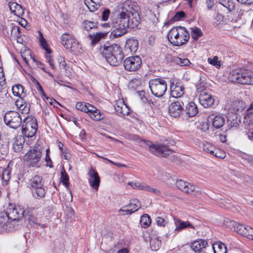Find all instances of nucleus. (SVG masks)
Returning a JSON list of instances; mask_svg holds the SVG:
<instances>
[{"instance_id":"a878e982","label":"nucleus","mask_w":253,"mask_h":253,"mask_svg":"<svg viewBox=\"0 0 253 253\" xmlns=\"http://www.w3.org/2000/svg\"><path fill=\"white\" fill-rule=\"evenodd\" d=\"M25 138L22 135H17L14 139L13 142V149L15 152H20L23 148L25 143Z\"/></svg>"},{"instance_id":"7c9ffc66","label":"nucleus","mask_w":253,"mask_h":253,"mask_svg":"<svg viewBox=\"0 0 253 253\" xmlns=\"http://www.w3.org/2000/svg\"><path fill=\"white\" fill-rule=\"evenodd\" d=\"M243 123L247 128L253 127V113L246 112L244 115Z\"/></svg>"},{"instance_id":"f257e3e1","label":"nucleus","mask_w":253,"mask_h":253,"mask_svg":"<svg viewBox=\"0 0 253 253\" xmlns=\"http://www.w3.org/2000/svg\"><path fill=\"white\" fill-rule=\"evenodd\" d=\"M139 8L137 3L126 0L122 6V11L119 16L111 23L114 35L121 36L127 32L128 28L137 27L140 23Z\"/></svg>"},{"instance_id":"13d9d810","label":"nucleus","mask_w":253,"mask_h":253,"mask_svg":"<svg viewBox=\"0 0 253 253\" xmlns=\"http://www.w3.org/2000/svg\"><path fill=\"white\" fill-rule=\"evenodd\" d=\"M35 83L37 85L36 88L37 89V90L40 91V92L41 93V94L43 96H45L46 94L44 93V92L42 89V85L40 84L39 83V82L38 81L35 80Z\"/></svg>"},{"instance_id":"4c0bfd02","label":"nucleus","mask_w":253,"mask_h":253,"mask_svg":"<svg viewBox=\"0 0 253 253\" xmlns=\"http://www.w3.org/2000/svg\"><path fill=\"white\" fill-rule=\"evenodd\" d=\"M106 34L96 33L95 34L89 35V37L91 41V43L93 45L98 42L102 38L106 36Z\"/></svg>"},{"instance_id":"6e6d98bb","label":"nucleus","mask_w":253,"mask_h":253,"mask_svg":"<svg viewBox=\"0 0 253 253\" xmlns=\"http://www.w3.org/2000/svg\"><path fill=\"white\" fill-rule=\"evenodd\" d=\"M219 152H217V151H215L214 153L212 154L213 155L215 156L217 158H219L220 159H223L225 157V153L221 152L220 150L218 149Z\"/></svg>"},{"instance_id":"3c124183","label":"nucleus","mask_w":253,"mask_h":253,"mask_svg":"<svg viewBox=\"0 0 253 253\" xmlns=\"http://www.w3.org/2000/svg\"><path fill=\"white\" fill-rule=\"evenodd\" d=\"M144 191L153 193L155 194L159 195L161 193L160 191L156 188H154L153 187H151L149 185H147L146 186H145V189Z\"/></svg>"},{"instance_id":"58836bf2","label":"nucleus","mask_w":253,"mask_h":253,"mask_svg":"<svg viewBox=\"0 0 253 253\" xmlns=\"http://www.w3.org/2000/svg\"><path fill=\"white\" fill-rule=\"evenodd\" d=\"M203 148L205 152L209 153L211 155L214 153L215 151H217V152H219L218 149H216L211 144L207 142L203 144Z\"/></svg>"},{"instance_id":"de8ad7c7","label":"nucleus","mask_w":253,"mask_h":253,"mask_svg":"<svg viewBox=\"0 0 253 253\" xmlns=\"http://www.w3.org/2000/svg\"><path fill=\"white\" fill-rule=\"evenodd\" d=\"M195 190V185L192 183H188L182 191L187 194H191L194 192Z\"/></svg>"},{"instance_id":"c03bdc74","label":"nucleus","mask_w":253,"mask_h":253,"mask_svg":"<svg viewBox=\"0 0 253 253\" xmlns=\"http://www.w3.org/2000/svg\"><path fill=\"white\" fill-rule=\"evenodd\" d=\"M20 28L18 26L13 25L11 28V36L20 39Z\"/></svg>"},{"instance_id":"dca6fc26","label":"nucleus","mask_w":253,"mask_h":253,"mask_svg":"<svg viewBox=\"0 0 253 253\" xmlns=\"http://www.w3.org/2000/svg\"><path fill=\"white\" fill-rule=\"evenodd\" d=\"M184 101L180 99L173 101L169 106V113L171 117L177 118L180 116L183 111Z\"/></svg>"},{"instance_id":"a211bd4d","label":"nucleus","mask_w":253,"mask_h":253,"mask_svg":"<svg viewBox=\"0 0 253 253\" xmlns=\"http://www.w3.org/2000/svg\"><path fill=\"white\" fill-rule=\"evenodd\" d=\"M174 224L175 229L173 232V236L182 230L187 227L195 229L194 226L188 221H184L178 218H174Z\"/></svg>"},{"instance_id":"8fccbe9b","label":"nucleus","mask_w":253,"mask_h":253,"mask_svg":"<svg viewBox=\"0 0 253 253\" xmlns=\"http://www.w3.org/2000/svg\"><path fill=\"white\" fill-rule=\"evenodd\" d=\"M245 237H247L248 239L250 240H252L253 241V228H252L249 226H248L247 229V233L245 235Z\"/></svg>"},{"instance_id":"4d7b16f0","label":"nucleus","mask_w":253,"mask_h":253,"mask_svg":"<svg viewBox=\"0 0 253 253\" xmlns=\"http://www.w3.org/2000/svg\"><path fill=\"white\" fill-rule=\"evenodd\" d=\"M109 14H110V10L108 9H105L102 13V20L106 21L108 19Z\"/></svg>"},{"instance_id":"0e129e2a","label":"nucleus","mask_w":253,"mask_h":253,"mask_svg":"<svg viewBox=\"0 0 253 253\" xmlns=\"http://www.w3.org/2000/svg\"><path fill=\"white\" fill-rule=\"evenodd\" d=\"M21 110L22 111L23 113L27 114L29 112L30 106L28 104H26L25 102H24V105L23 106Z\"/></svg>"},{"instance_id":"680f3d73","label":"nucleus","mask_w":253,"mask_h":253,"mask_svg":"<svg viewBox=\"0 0 253 253\" xmlns=\"http://www.w3.org/2000/svg\"><path fill=\"white\" fill-rule=\"evenodd\" d=\"M237 1L245 5H251L253 4V0H237Z\"/></svg>"},{"instance_id":"c9c22d12","label":"nucleus","mask_w":253,"mask_h":253,"mask_svg":"<svg viewBox=\"0 0 253 253\" xmlns=\"http://www.w3.org/2000/svg\"><path fill=\"white\" fill-rule=\"evenodd\" d=\"M21 57L26 63L28 64L29 62H35V58L32 56L31 51L30 49L24 51L21 53Z\"/></svg>"},{"instance_id":"1a4fd4ad","label":"nucleus","mask_w":253,"mask_h":253,"mask_svg":"<svg viewBox=\"0 0 253 253\" xmlns=\"http://www.w3.org/2000/svg\"><path fill=\"white\" fill-rule=\"evenodd\" d=\"M42 156V148L40 145H37L32 148L26 154L27 161L33 167H39Z\"/></svg>"},{"instance_id":"2f4dec72","label":"nucleus","mask_w":253,"mask_h":253,"mask_svg":"<svg viewBox=\"0 0 253 253\" xmlns=\"http://www.w3.org/2000/svg\"><path fill=\"white\" fill-rule=\"evenodd\" d=\"M128 87L135 92L139 90L142 88L140 80L136 79L131 80L129 83Z\"/></svg>"},{"instance_id":"423d86ee","label":"nucleus","mask_w":253,"mask_h":253,"mask_svg":"<svg viewBox=\"0 0 253 253\" xmlns=\"http://www.w3.org/2000/svg\"><path fill=\"white\" fill-rule=\"evenodd\" d=\"M76 108L79 110L87 113L95 121H99L105 118V115L103 113H101L95 107L89 103L79 102L77 103Z\"/></svg>"},{"instance_id":"cd10ccee","label":"nucleus","mask_w":253,"mask_h":253,"mask_svg":"<svg viewBox=\"0 0 253 253\" xmlns=\"http://www.w3.org/2000/svg\"><path fill=\"white\" fill-rule=\"evenodd\" d=\"M208 245V242L204 240L200 239L193 242L191 245V248L195 252H202L203 249H205Z\"/></svg>"},{"instance_id":"20e7f679","label":"nucleus","mask_w":253,"mask_h":253,"mask_svg":"<svg viewBox=\"0 0 253 253\" xmlns=\"http://www.w3.org/2000/svg\"><path fill=\"white\" fill-rule=\"evenodd\" d=\"M229 80L243 84H253V72L245 69L233 70L230 73Z\"/></svg>"},{"instance_id":"f3484780","label":"nucleus","mask_w":253,"mask_h":253,"mask_svg":"<svg viewBox=\"0 0 253 253\" xmlns=\"http://www.w3.org/2000/svg\"><path fill=\"white\" fill-rule=\"evenodd\" d=\"M88 182L90 186L94 190H97L100 185V180L98 173L91 168L88 173Z\"/></svg>"},{"instance_id":"052dcab7","label":"nucleus","mask_w":253,"mask_h":253,"mask_svg":"<svg viewBox=\"0 0 253 253\" xmlns=\"http://www.w3.org/2000/svg\"><path fill=\"white\" fill-rule=\"evenodd\" d=\"M234 105L238 106L237 108H234V110L235 111H239L242 109L243 102L242 101H235L234 103Z\"/></svg>"},{"instance_id":"37998d69","label":"nucleus","mask_w":253,"mask_h":253,"mask_svg":"<svg viewBox=\"0 0 253 253\" xmlns=\"http://www.w3.org/2000/svg\"><path fill=\"white\" fill-rule=\"evenodd\" d=\"M60 178L62 183L66 186V187H68L69 184V176L64 169H63L61 172Z\"/></svg>"},{"instance_id":"a18cd8bd","label":"nucleus","mask_w":253,"mask_h":253,"mask_svg":"<svg viewBox=\"0 0 253 253\" xmlns=\"http://www.w3.org/2000/svg\"><path fill=\"white\" fill-rule=\"evenodd\" d=\"M10 171L9 169H4L2 173V180L3 185H6L10 179Z\"/></svg>"},{"instance_id":"ddd939ff","label":"nucleus","mask_w":253,"mask_h":253,"mask_svg":"<svg viewBox=\"0 0 253 253\" xmlns=\"http://www.w3.org/2000/svg\"><path fill=\"white\" fill-rule=\"evenodd\" d=\"M185 89L181 83L177 82L175 84L174 81H170V94L171 95L177 99L181 98L185 102H187V97L184 96Z\"/></svg>"},{"instance_id":"864d4df0","label":"nucleus","mask_w":253,"mask_h":253,"mask_svg":"<svg viewBox=\"0 0 253 253\" xmlns=\"http://www.w3.org/2000/svg\"><path fill=\"white\" fill-rule=\"evenodd\" d=\"M35 62L36 63V65L37 66H38V67L39 68H40L41 69H42L44 72H45V73H47L49 76H50V77H53V75L49 72L46 71V69L45 68L43 64L41 63V62L40 61H37L36 60V61H35Z\"/></svg>"},{"instance_id":"a19ab883","label":"nucleus","mask_w":253,"mask_h":253,"mask_svg":"<svg viewBox=\"0 0 253 253\" xmlns=\"http://www.w3.org/2000/svg\"><path fill=\"white\" fill-rule=\"evenodd\" d=\"M141 225L144 228L149 226L151 223V218L148 214H144L142 215L140 220Z\"/></svg>"},{"instance_id":"e433bc0d","label":"nucleus","mask_w":253,"mask_h":253,"mask_svg":"<svg viewBox=\"0 0 253 253\" xmlns=\"http://www.w3.org/2000/svg\"><path fill=\"white\" fill-rule=\"evenodd\" d=\"M161 245V241L158 238L151 237L150 240V246L152 250L157 251Z\"/></svg>"},{"instance_id":"b1692460","label":"nucleus","mask_w":253,"mask_h":253,"mask_svg":"<svg viewBox=\"0 0 253 253\" xmlns=\"http://www.w3.org/2000/svg\"><path fill=\"white\" fill-rule=\"evenodd\" d=\"M16 221H13L10 219L7 220H3L2 218L0 217V227L3 230L8 232H12L16 229Z\"/></svg>"},{"instance_id":"4be33fe9","label":"nucleus","mask_w":253,"mask_h":253,"mask_svg":"<svg viewBox=\"0 0 253 253\" xmlns=\"http://www.w3.org/2000/svg\"><path fill=\"white\" fill-rule=\"evenodd\" d=\"M199 102L205 108L211 107L213 104L214 99L213 96L205 92L202 93L199 96Z\"/></svg>"},{"instance_id":"393cba45","label":"nucleus","mask_w":253,"mask_h":253,"mask_svg":"<svg viewBox=\"0 0 253 253\" xmlns=\"http://www.w3.org/2000/svg\"><path fill=\"white\" fill-rule=\"evenodd\" d=\"M115 109L118 114H120L122 116L127 115L129 113L128 107L124 103V101L122 100L117 101Z\"/></svg>"},{"instance_id":"338daca9","label":"nucleus","mask_w":253,"mask_h":253,"mask_svg":"<svg viewBox=\"0 0 253 253\" xmlns=\"http://www.w3.org/2000/svg\"><path fill=\"white\" fill-rule=\"evenodd\" d=\"M23 103V100L22 99V97H20V99H17L16 101V106L20 108H22L23 106L24 105V103Z\"/></svg>"},{"instance_id":"4468645a","label":"nucleus","mask_w":253,"mask_h":253,"mask_svg":"<svg viewBox=\"0 0 253 253\" xmlns=\"http://www.w3.org/2000/svg\"><path fill=\"white\" fill-rule=\"evenodd\" d=\"M141 63V59L138 56H131L124 60V66L126 70L134 72L140 68Z\"/></svg>"},{"instance_id":"6e6552de","label":"nucleus","mask_w":253,"mask_h":253,"mask_svg":"<svg viewBox=\"0 0 253 253\" xmlns=\"http://www.w3.org/2000/svg\"><path fill=\"white\" fill-rule=\"evenodd\" d=\"M38 124L36 118L27 117L22 125V133L27 137H33L37 131Z\"/></svg>"},{"instance_id":"aec40b11","label":"nucleus","mask_w":253,"mask_h":253,"mask_svg":"<svg viewBox=\"0 0 253 253\" xmlns=\"http://www.w3.org/2000/svg\"><path fill=\"white\" fill-rule=\"evenodd\" d=\"M39 41L42 47V48L45 50L46 52V54L45 55V58L46 61L49 63L50 66L52 68H54L55 66L54 65V63L51 59V57L50 55V53L51 52V50L48 48L47 43L45 39L44 38L42 33L39 31Z\"/></svg>"},{"instance_id":"09e8293b","label":"nucleus","mask_w":253,"mask_h":253,"mask_svg":"<svg viewBox=\"0 0 253 253\" xmlns=\"http://www.w3.org/2000/svg\"><path fill=\"white\" fill-rule=\"evenodd\" d=\"M188 183L189 182L185 181L183 180L179 179L176 181V185L177 187V188H178L180 190L183 191V189L185 188V186L187 185Z\"/></svg>"},{"instance_id":"c756f323","label":"nucleus","mask_w":253,"mask_h":253,"mask_svg":"<svg viewBox=\"0 0 253 253\" xmlns=\"http://www.w3.org/2000/svg\"><path fill=\"white\" fill-rule=\"evenodd\" d=\"M8 6L10 10L16 16H20L24 13L22 6L16 2H9Z\"/></svg>"},{"instance_id":"473e14b6","label":"nucleus","mask_w":253,"mask_h":253,"mask_svg":"<svg viewBox=\"0 0 253 253\" xmlns=\"http://www.w3.org/2000/svg\"><path fill=\"white\" fill-rule=\"evenodd\" d=\"M214 253H226V246L222 243L219 242L213 244L212 246Z\"/></svg>"},{"instance_id":"603ef678","label":"nucleus","mask_w":253,"mask_h":253,"mask_svg":"<svg viewBox=\"0 0 253 253\" xmlns=\"http://www.w3.org/2000/svg\"><path fill=\"white\" fill-rule=\"evenodd\" d=\"M185 16V13L181 11L176 13L175 15L173 17L172 20L173 21H178L183 18Z\"/></svg>"},{"instance_id":"bf43d9fd","label":"nucleus","mask_w":253,"mask_h":253,"mask_svg":"<svg viewBox=\"0 0 253 253\" xmlns=\"http://www.w3.org/2000/svg\"><path fill=\"white\" fill-rule=\"evenodd\" d=\"M244 158L246 160L250 165L251 166L253 167V156L246 155Z\"/></svg>"},{"instance_id":"f03ea898","label":"nucleus","mask_w":253,"mask_h":253,"mask_svg":"<svg viewBox=\"0 0 253 253\" xmlns=\"http://www.w3.org/2000/svg\"><path fill=\"white\" fill-rule=\"evenodd\" d=\"M101 54L111 65L117 66L121 63L124 58L122 48L118 44L104 45Z\"/></svg>"},{"instance_id":"5fc2aeb1","label":"nucleus","mask_w":253,"mask_h":253,"mask_svg":"<svg viewBox=\"0 0 253 253\" xmlns=\"http://www.w3.org/2000/svg\"><path fill=\"white\" fill-rule=\"evenodd\" d=\"M155 220L157 224L159 226H164L167 224V221L161 217H157Z\"/></svg>"},{"instance_id":"ea45409f","label":"nucleus","mask_w":253,"mask_h":253,"mask_svg":"<svg viewBox=\"0 0 253 253\" xmlns=\"http://www.w3.org/2000/svg\"><path fill=\"white\" fill-rule=\"evenodd\" d=\"M191 37L195 40H198L203 35L202 31L198 27H195L191 28Z\"/></svg>"},{"instance_id":"e2e57ef3","label":"nucleus","mask_w":253,"mask_h":253,"mask_svg":"<svg viewBox=\"0 0 253 253\" xmlns=\"http://www.w3.org/2000/svg\"><path fill=\"white\" fill-rule=\"evenodd\" d=\"M135 93L142 100H143V98H145V92L142 88L136 91Z\"/></svg>"},{"instance_id":"412c9836","label":"nucleus","mask_w":253,"mask_h":253,"mask_svg":"<svg viewBox=\"0 0 253 253\" xmlns=\"http://www.w3.org/2000/svg\"><path fill=\"white\" fill-rule=\"evenodd\" d=\"M208 121L209 123H211L213 126L216 128L222 127L225 122L223 117L216 114H211L208 117Z\"/></svg>"},{"instance_id":"f8f14e48","label":"nucleus","mask_w":253,"mask_h":253,"mask_svg":"<svg viewBox=\"0 0 253 253\" xmlns=\"http://www.w3.org/2000/svg\"><path fill=\"white\" fill-rule=\"evenodd\" d=\"M61 42L62 44L67 49L75 52L81 48L78 42L72 35L65 33L61 36Z\"/></svg>"},{"instance_id":"49530a36","label":"nucleus","mask_w":253,"mask_h":253,"mask_svg":"<svg viewBox=\"0 0 253 253\" xmlns=\"http://www.w3.org/2000/svg\"><path fill=\"white\" fill-rule=\"evenodd\" d=\"M208 61L210 64L217 68H219L221 66L220 61L218 60V58L216 56H214L212 58H209Z\"/></svg>"},{"instance_id":"69168bd1","label":"nucleus","mask_w":253,"mask_h":253,"mask_svg":"<svg viewBox=\"0 0 253 253\" xmlns=\"http://www.w3.org/2000/svg\"><path fill=\"white\" fill-rule=\"evenodd\" d=\"M248 132L247 133L248 138L253 141V127L248 128Z\"/></svg>"},{"instance_id":"bb28decb","label":"nucleus","mask_w":253,"mask_h":253,"mask_svg":"<svg viewBox=\"0 0 253 253\" xmlns=\"http://www.w3.org/2000/svg\"><path fill=\"white\" fill-rule=\"evenodd\" d=\"M185 111L188 117H192L197 114L198 110L196 104L191 102L186 105Z\"/></svg>"},{"instance_id":"72a5a7b5","label":"nucleus","mask_w":253,"mask_h":253,"mask_svg":"<svg viewBox=\"0 0 253 253\" xmlns=\"http://www.w3.org/2000/svg\"><path fill=\"white\" fill-rule=\"evenodd\" d=\"M13 94L14 96L23 97L25 95L24 92V87L21 84H16L12 88Z\"/></svg>"},{"instance_id":"f704fd0d","label":"nucleus","mask_w":253,"mask_h":253,"mask_svg":"<svg viewBox=\"0 0 253 253\" xmlns=\"http://www.w3.org/2000/svg\"><path fill=\"white\" fill-rule=\"evenodd\" d=\"M169 59L173 63L180 66H187L190 64L189 60L187 58L182 59L178 57L169 56Z\"/></svg>"},{"instance_id":"774afa93","label":"nucleus","mask_w":253,"mask_h":253,"mask_svg":"<svg viewBox=\"0 0 253 253\" xmlns=\"http://www.w3.org/2000/svg\"><path fill=\"white\" fill-rule=\"evenodd\" d=\"M207 6L208 9H211L214 5V0H207Z\"/></svg>"},{"instance_id":"c85d7f7f","label":"nucleus","mask_w":253,"mask_h":253,"mask_svg":"<svg viewBox=\"0 0 253 253\" xmlns=\"http://www.w3.org/2000/svg\"><path fill=\"white\" fill-rule=\"evenodd\" d=\"M138 42L137 40L132 39L126 41L125 44V49L129 50L131 53L135 52L138 49Z\"/></svg>"},{"instance_id":"9d476101","label":"nucleus","mask_w":253,"mask_h":253,"mask_svg":"<svg viewBox=\"0 0 253 253\" xmlns=\"http://www.w3.org/2000/svg\"><path fill=\"white\" fill-rule=\"evenodd\" d=\"M24 214V210L19 207L9 205L6 209V212L2 214L0 218H2L5 220L10 219L13 221H17L23 217Z\"/></svg>"},{"instance_id":"7ed1b4c3","label":"nucleus","mask_w":253,"mask_h":253,"mask_svg":"<svg viewBox=\"0 0 253 253\" xmlns=\"http://www.w3.org/2000/svg\"><path fill=\"white\" fill-rule=\"evenodd\" d=\"M167 37L169 41L175 46L185 44L189 40L190 35L186 29L182 26L173 27L169 32Z\"/></svg>"},{"instance_id":"9b49d317","label":"nucleus","mask_w":253,"mask_h":253,"mask_svg":"<svg viewBox=\"0 0 253 253\" xmlns=\"http://www.w3.org/2000/svg\"><path fill=\"white\" fill-rule=\"evenodd\" d=\"M5 125L11 128L16 129L21 125L22 119L20 114L15 111L7 112L4 116Z\"/></svg>"},{"instance_id":"0eeeda50","label":"nucleus","mask_w":253,"mask_h":253,"mask_svg":"<svg viewBox=\"0 0 253 253\" xmlns=\"http://www.w3.org/2000/svg\"><path fill=\"white\" fill-rule=\"evenodd\" d=\"M149 86L152 93L158 97L163 96L167 88L166 82L161 78L151 79L149 81Z\"/></svg>"},{"instance_id":"6ab92c4d","label":"nucleus","mask_w":253,"mask_h":253,"mask_svg":"<svg viewBox=\"0 0 253 253\" xmlns=\"http://www.w3.org/2000/svg\"><path fill=\"white\" fill-rule=\"evenodd\" d=\"M224 223L227 227L232 226L236 232L242 236H245L247 233V227L248 226L239 224L234 221H229L228 219H225Z\"/></svg>"},{"instance_id":"39448f33","label":"nucleus","mask_w":253,"mask_h":253,"mask_svg":"<svg viewBox=\"0 0 253 253\" xmlns=\"http://www.w3.org/2000/svg\"><path fill=\"white\" fill-rule=\"evenodd\" d=\"M44 183L42 177L39 175H36L29 180L28 184L35 198L40 199L45 196L46 192Z\"/></svg>"},{"instance_id":"79ce46f5","label":"nucleus","mask_w":253,"mask_h":253,"mask_svg":"<svg viewBox=\"0 0 253 253\" xmlns=\"http://www.w3.org/2000/svg\"><path fill=\"white\" fill-rule=\"evenodd\" d=\"M83 27L84 29L88 31L91 29L96 28L97 27V24L94 22L86 20L83 23Z\"/></svg>"},{"instance_id":"5701e85b","label":"nucleus","mask_w":253,"mask_h":253,"mask_svg":"<svg viewBox=\"0 0 253 253\" xmlns=\"http://www.w3.org/2000/svg\"><path fill=\"white\" fill-rule=\"evenodd\" d=\"M129 209L126 210H121L120 211L123 212V214H130L132 213L137 211L141 207V204L136 199H133L130 200V204L127 206Z\"/></svg>"},{"instance_id":"2eb2a0df","label":"nucleus","mask_w":253,"mask_h":253,"mask_svg":"<svg viewBox=\"0 0 253 253\" xmlns=\"http://www.w3.org/2000/svg\"><path fill=\"white\" fill-rule=\"evenodd\" d=\"M144 143L153 153L159 156L166 157L172 153V151L165 145L153 144L149 141L144 142Z\"/></svg>"}]
</instances>
